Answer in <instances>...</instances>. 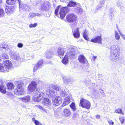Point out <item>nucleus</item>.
<instances>
[{
    "instance_id": "51",
    "label": "nucleus",
    "mask_w": 125,
    "mask_h": 125,
    "mask_svg": "<svg viewBox=\"0 0 125 125\" xmlns=\"http://www.w3.org/2000/svg\"><path fill=\"white\" fill-rule=\"evenodd\" d=\"M40 15V14L39 13H34V16H38Z\"/></svg>"
},
{
    "instance_id": "46",
    "label": "nucleus",
    "mask_w": 125,
    "mask_h": 125,
    "mask_svg": "<svg viewBox=\"0 0 125 125\" xmlns=\"http://www.w3.org/2000/svg\"><path fill=\"white\" fill-rule=\"evenodd\" d=\"M23 44L21 43H19L17 44V47L20 48H22L23 46Z\"/></svg>"
},
{
    "instance_id": "40",
    "label": "nucleus",
    "mask_w": 125,
    "mask_h": 125,
    "mask_svg": "<svg viewBox=\"0 0 125 125\" xmlns=\"http://www.w3.org/2000/svg\"><path fill=\"white\" fill-rule=\"evenodd\" d=\"M115 112L117 113H119L122 114L123 115H124L123 113L122 112V110L120 108H118L116 109L115 111Z\"/></svg>"
},
{
    "instance_id": "26",
    "label": "nucleus",
    "mask_w": 125,
    "mask_h": 125,
    "mask_svg": "<svg viewBox=\"0 0 125 125\" xmlns=\"http://www.w3.org/2000/svg\"><path fill=\"white\" fill-rule=\"evenodd\" d=\"M46 57L48 59H50L51 58L53 55V52L52 51H47L46 52Z\"/></svg>"
},
{
    "instance_id": "42",
    "label": "nucleus",
    "mask_w": 125,
    "mask_h": 125,
    "mask_svg": "<svg viewBox=\"0 0 125 125\" xmlns=\"http://www.w3.org/2000/svg\"><path fill=\"white\" fill-rule=\"evenodd\" d=\"M34 16V13L31 12L29 13L28 15V18L29 19H31Z\"/></svg>"
},
{
    "instance_id": "31",
    "label": "nucleus",
    "mask_w": 125,
    "mask_h": 125,
    "mask_svg": "<svg viewBox=\"0 0 125 125\" xmlns=\"http://www.w3.org/2000/svg\"><path fill=\"white\" fill-rule=\"evenodd\" d=\"M76 5V2L73 0H71L68 3L67 6L71 7H74Z\"/></svg>"
},
{
    "instance_id": "18",
    "label": "nucleus",
    "mask_w": 125,
    "mask_h": 125,
    "mask_svg": "<svg viewBox=\"0 0 125 125\" xmlns=\"http://www.w3.org/2000/svg\"><path fill=\"white\" fill-rule=\"evenodd\" d=\"M13 7L11 6H6L5 11L7 14L12 13L13 11Z\"/></svg>"
},
{
    "instance_id": "23",
    "label": "nucleus",
    "mask_w": 125,
    "mask_h": 125,
    "mask_svg": "<svg viewBox=\"0 0 125 125\" xmlns=\"http://www.w3.org/2000/svg\"><path fill=\"white\" fill-rule=\"evenodd\" d=\"M60 95L63 97L66 96L68 95V91L67 90L62 89V91L60 92Z\"/></svg>"
},
{
    "instance_id": "21",
    "label": "nucleus",
    "mask_w": 125,
    "mask_h": 125,
    "mask_svg": "<svg viewBox=\"0 0 125 125\" xmlns=\"http://www.w3.org/2000/svg\"><path fill=\"white\" fill-rule=\"evenodd\" d=\"M43 104L50 107L51 104V101L48 98H45L43 102Z\"/></svg>"
},
{
    "instance_id": "11",
    "label": "nucleus",
    "mask_w": 125,
    "mask_h": 125,
    "mask_svg": "<svg viewBox=\"0 0 125 125\" xmlns=\"http://www.w3.org/2000/svg\"><path fill=\"white\" fill-rule=\"evenodd\" d=\"M43 60H39L34 67L33 72H35L37 70L42 67L43 66Z\"/></svg>"
},
{
    "instance_id": "36",
    "label": "nucleus",
    "mask_w": 125,
    "mask_h": 125,
    "mask_svg": "<svg viewBox=\"0 0 125 125\" xmlns=\"http://www.w3.org/2000/svg\"><path fill=\"white\" fill-rule=\"evenodd\" d=\"M61 7L59 5L58 6L56 9L54 13L55 15L57 16H58V11L59 10V9Z\"/></svg>"
},
{
    "instance_id": "15",
    "label": "nucleus",
    "mask_w": 125,
    "mask_h": 125,
    "mask_svg": "<svg viewBox=\"0 0 125 125\" xmlns=\"http://www.w3.org/2000/svg\"><path fill=\"white\" fill-rule=\"evenodd\" d=\"M102 40L101 36H98L95 37L94 38L91 39V42L94 43H97L101 44Z\"/></svg>"
},
{
    "instance_id": "10",
    "label": "nucleus",
    "mask_w": 125,
    "mask_h": 125,
    "mask_svg": "<svg viewBox=\"0 0 125 125\" xmlns=\"http://www.w3.org/2000/svg\"><path fill=\"white\" fill-rule=\"evenodd\" d=\"M62 102L61 97L59 96H57L53 99L52 103L54 105L58 106L61 104Z\"/></svg>"
},
{
    "instance_id": "30",
    "label": "nucleus",
    "mask_w": 125,
    "mask_h": 125,
    "mask_svg": "<svg viewBox=\"0 0 125 125\" xmlns=\"http://www.w3.org/2000/svg\"><path fill=\"white\" fill-rule=\"evenodd\" d=\"M7 88L9 90H12L14 88V85L12 83H9L7 84Z\"/></svg>"
},
{
    "instance_id": "32",
    "label": "nucleus",
    "mask_w": 125,
    "mask_h": 125,
    "mask_svg": "<svg viewBox=\"0 0 125 125\" xmlns=\"http://www.w3.org/2000/svg\"><path fill=\"white\" fill-rule=\"evenodd\" d=\"M75 11L77 14H80L82 11V9L79 7L76 8L75 9Z\"/></svg>"
},
{
    "instance_id": "55",
    "label": "nucleus",
    "mask_w": 125,
    "mask_h": 125,
    "mask_svg": "<svg viewBox=\"0 0 125 125\" xmlns=\"http://www.w3.org/2000/svg\"><path fill=\"white\" fill-rule=\"evenodd\" d=\"M100 92L101 94H102L103 95L104 94L103 91L101 89H100Z\"/></svg>"
},
{
    "instance_id": "16",
    "label": "nucleus",
    "mask_w": 125,
    "mask_h": 125,
    "mask_svg": "<svg viewBox=\"0 0 125 125\" xmlns=\"http://www.w3.org/2000/svg\"><path fill=\"white\" fill-rule=\"evenodd\" d=\"M72 32L74 37L78 38L80 37V33L78 28H76L74 30H73Z\"/></svg>"
},
{
    "instance_id": "35",
    "label": "nucleus",
    "mask_w": 125,
    "mask_h": 125,
    "mask_svg": "<svg viewBox=\"0 0 125 125\" xmlns=\"http://www.w3.org/2000/svg\"><path fill=\"white\" fill-rule=\"evenodd\" d=\"M87 30H85L84 32H83V38L85 40H88V38L87 35Z\"/></svg>"
},
{
    "instance_id": "33",
    "label": "nucleus",
    "mask_w": 125,
    "mask_h": 125,
    "mask_svg": "<svg viewBox=\"0 0 125 125\" xmlns=\"http://www.w3.org/2000/svg\"><path fill=\"white\" fill-rule=\"evenodd\" d=\"M7 70H6L5 68L3 65L0 63V72H5Z\"/></svg>"
},
{
    "instance_id": "54",
    "label": "nucleus",
    "mask_w": 125,
    "mask_h": 125,
    "mask_svg": "<svg viewBox=\"0 0 125 125\" xmlns=\"http://www.w3.org/2000/svg\"><path fill=\"white\" fill-rule=\"evenodd\" d=\"M97 57V56H94L92 58V59L94 61H95V59Z\"/></svg>"
},
{
    "instance_id": "34",
    "label": "nucleus",
    "mask_w": 125,
    "mask_h": 125,
    "mask_svg": "<svg viewBox=\"0 0 125 125\" xmlns=\"http://www.w3.org/2000/svg\"><path fill=\"white\" fill-rule=\"evenodd\" d=\"M16 0H7L6 1L7 3L10 5L14 4Z\"/></svg>"
},
{
    "instance_id": "9",
    "label": "nucleus",
    "mask_w": 125,
    "mask_h": 125,
    "mask_svg": "<svg viewBox=\"0 0 125 125\" xmlns=\"http://www.w3.org/2000/svg\"><path fill=\"white\" fill-rule=\"evenodd\" d=\"M10 55L12 58L19 62L22 61V59L21 58L17 53L11 52L10 53Z\"/></svg>"
},
{
    "instance_id": "22",
    "label": "nucleus",
    "mask_w": 125,
    "mask_h": 125,
    "mask_svg": "<svg viewBox=\"0 0 125 125\" xmlns=\"http://www.w3.org/2000/svg\"><path fill=\"white\" fill-rule=\"evenodd\" d=\"M64 48L59 47L57 51V53L59 55H63L64 53Z\"/></svg>"
},
{
    "instance_id": "50",
    "label": "nucleus",
    "mask_w": 125,
    "mask_h": 125,
    "mask_svg": "<svg viewBox=\"0 0 125 125\" xmlns=\"http://www.w3.org/2000/svg\"><path fill=\"white\" fill-rule=\"evenodd\" d=\"M93 91L94 94H96L98 93V92L97 90L95 89H93Z\"/></svg>"
},
{
    "instance_id": "5",
    "label": "nucleus",
    "mask_w": 125,
    "mask_h": 125,
    "mask_svg": "<svg viewBox=\"0 0 125 125\" xmlns=\"http://www.w3.org/2000/svg\"><path fill=\"white\" fill-rule=\"evenodd\" d=\"M44 96V94L42 92H36L33 98V100L35 102H39L42 100Z\"/></svg>"
},
{
    "instance_id": "14",
    "label": "nucleus",
    "mask_w": 125,
    "mask_h": 125,
    "mask_svg": "<svg viewBox=\"0 0 125 125\" xmlns=\"http://www.w3.org/2000/svg\"><path fill=\"white\" fill-rule=\"evenodd\" d=\"M19 3L20 8L25 10H29V6L26 4H23L21 3V1L20 0H18Z\"/></svg>"
},
{
    "instance_id": "45",
    "label": "nucleus",
    "mask_w": 125,
    "mask_h": 125,
    "mask_svg": "<svg viewBox=\"0 0 125 125\" xmlns=\"http://www.w3.org/2000/svg\"><path fill=\"white\" fill-rule=\"evenodd\" d=\"M117 29L118 30V32L121 35V37H122V38L124 40H125V35H124L122 33H121L119 29H118V27H117Z\"/></svg>"
},
{
    "instance_id": "48",
    "label": "nucleus",
    "mask_w": 125,
    "mask_h": 125,
    "mask_svg": "<svg viewBox=\"0 0 125 125\" xmlns=\"http://www.w3.org/2000/svg\"><path fill=\"white\" fill-rule=\"evenodd\" d=\"M119 120L121 124H122L124 122V119L122 117H120Z\"/></svg>"
},
{
    "instance_id": "53",
    "label": "nucleus",
    "mask_w": 125,
    "mask_h": 125,
    "mask_svg": "<svg viewBox=\"0 0 125 125\" xmlns=\"http://www.w3.org/2000/svg\"><path fill=\"white\" fill-rule=\"evenodd\" d=\"M100 116L98 115H96V118L97 119H99L100 118Z\"/></svg>"
},
{
    "instance_id": "17",
    "label": "nucleus",
    "mask_w": 125,
    "mask_h": 125,
    "mask_svg": "<svg viewBox=\"0 0 125 125\" xmlns=\"http://www.w3.org/2000/svg\"><path fill=\"white\" fill-rule=\"evenodd\" d=\"M70 102V97L68 96L66 97L64 99V102L60 106V108H62L68 104Z\"/></svg>"
},
{
    "instance_id": "13",
    "label": "nucleus",
    "mask_w": 125,
    "mask_h": 125,
    "mask_svg": "<svg viewBox=\"0 0 125 125\" xmlns=\"http://www.w3.org/2000/svg\"><path fill=\"white\" fill-rule=\"evenodd\" d=\"M36 83L35 82L32 81L28 86V90L30 92L33 91L36 89Z\"/></svg>"
},
{
    "instance_id": "7",
    "label": "nucleus",
    "mask_w": 125,
    "mask_h": 125,
    "mask_svg": "<svg viewBox=\"0 0 125 125\" xmlns=\"http://www.w3.org/2000/svg\"><path fill=\"white\" fill-rule=\"evenodd\" d=\"M80 106L81 105L83 108L89 109L90 107V104L89 102L83 98H81L80 101Z\"/></svg>"
},
{
    "instance_id": "41",
    "label": "nucleus",
    "mask_w": 125,
    "mask_h": 125,
    "mask_svg": "<svg viewBox=\"0 0 125 125\" xmlns=\"http://www.w3.org/2000/svg\"><path fill=\"white\" fill-rule=\"evenodd\" d=\"M4 12L3 10L0 8V17H2L4 16Z\"/></svg>"
},
{
    "instance_id": "47",
    "label": "nucleus",
    "mask_w": 125,
    "mask_h": 125,
    "mask_svg": "<svg viewBox=\"0 0 125 125\" xmlns=\"http://www.w3.org/2000/svg\"><path fill=\"white\" fill-rule=\"evenodd\" d=\"M34 123L36 125H43L39 121L37 120L35 121V122H34Z\"/></svg>"
},
{
    "instance_id": "52",
    "label": "nucleus",
    "mask_w": 125,
    "mask_h": 125,
    "mask_svg": "<svg viewBox=\"0 0 125 125\" xmlns=\"http://www.w3.org/2000/svg\"><path fill=\"white\" fill-rule=\"evenodd\" d=\"M70 80L71 79H68V80L67 79L66 80V82H65L66 83H69L70 81Z\"/></svg>"
},
{
    "instance_id": "6",
    "label": "nucleus",
    "mask_w": 125,
    "mask_h": 125,
    "mask_svg": "<svg viewBox=\"0 0 125 125\" xmlns=\"http://www.w3.org/2000/svg\"><path fill=\"white\" fill-rule=\"evenodd\" d=\"M69 9L67 6L62 7L60 8L59 14L60 17L62 19L64 18L66 14L69 11Z\"/></svg>"
},
{
    "instance_id": "37",
    "label": "nucleus",
    "mask_w": 125,
    "mask_h": 125,
    "mask_svg": "<svg viewBox=\"0 0 125 125\" xmlns=\"http://www.w3.org/2000/svg\"><path fill=\"white\" fill-rule=\"evenodd\" d=\"M70 107L74 111H75L76 110V107L75 104L74 103H72L71 105H70Z\"/></svg>"
},
{
    "instance_id": "39",
    "label": "nucleus",
    "mask_w": 125,
    "mask_h": 125,
    "mask_svg": "<svg viewBox=\"0 0 125 125\" xmlns=\"http://www.w3.org/2000/svg\"><path fill=\"white\" fill-rule=\"evenodd\" d=\"M115 37L116 39L117 40H118L120 38V36L119 34L118 33L117 31H115Z\"/></svg>"
},
{
    "instance_id": "49",
    "label": "nucleus",
    "mask_w": 125,
    "mask_h": 125,
    "mask_svg": "<svg viewBox=\"0 0 125 125\" xmlns=\"http://www.w3.org/2000/svg\"><path fill=\"white\" fill-rule=\"evenodd\" d=\"M108 123H109V124L111 125V124H112V125H113L114 124V122L112 121L111 120H109L108 121Z\"/></svg>"
},
{
    "instance_id": "43",
    "label": "nucleus",
    "mask_w": 125,
    "mask_h": 125,
    "mask_svg": "<svg viewBox=\"0 0 125 125\" xmlns=\"http://www.w3.org/2000/svg\"><path fill=\"white\" fill-rule=\"evenodd\" d=\"M2 57L3 59H8V56L5 53H4L2 55Z\"/></svg>"
},
{
    "instance_id": "27",
    "label": "nucleus",
    "mask_w": 125,
    "mask_h": 125,
    "mask_svg": "<svg viewBox=\"0 0 125 125\" xmlns=\"http://www.w3.org/2000/svg\"><path fill=\"white\" fill-rule=\"evenodd\" d=\"M8 45L7 44L3 43L0 45V50H3V51H5L6 50L7 48H8Z\"/></svg>"
},
{
    "instance_id": "60",
    "label": "nucleus",
    "mask_w": 125,
    "mask_h": 125,
    "mask_svg": "<svg viewBox=\"0 0 125 125\" xmlns=\"http://www.w3.org/2000/svg\"><path fill=\"white\" fill-rule=\"evenodd\" d=\"M74 117V116H73V117Z\"/></svg>"
},
{
    "instance_id": "4",
    "label": "nucleus",
    "mask_w": 125,
    "mask_h": 125,
    "mask_svg": "<svg viewBox=\"0 0 125 125\" xmlns=\"http://www.w3.org/2000/svg\"><path fill=\"white\" fill-rule=\"evenodd\" d=\"M16 83H17V87L14 91L16 95H21L24 94L23 90L22 87V82L18 81L16 82Z\"/></svg>"
},
{
    "instance_id": "20",
    "label": "nucleus",
    "mask_w": 125,
    "mask_h": 125,
    "mask_svg": "<svg viewBox=\"0 0 125 125\" xmlns=\"http://www.w3.org/2000/svg\"><path fill=\"white\" fill-rule=\"evenodd\" d=\"M62 114L63 115L67 117L70 115H71V113L69 109H64Z\"/></svg>"
},
{
    "instance_id": "28",
    "label": "nucleus",
    "mask_w": 125,
    "mask_h": 125,
    "mask_svg": "<svg viewBox=\"0 0 125 125\" xmlns=\"http://www.w3.org/2000/svg\"><path fill=\"white\" fill-rule=\"evenodd\" d=\"M0 91L3 94H5L6 93V87L2 84L0 85Z\"/></svg>"
},
{
    "instance_id": "24",
    "label": "nucleus",
    "mask_w": 125,
    "mask_h": 125,
    "mask_svg": "<svg viewBox=\"0 0 125 125\" xmlns=\"http://www.w3.org/2000/svg\"><path fill=\"white\" fill-rule=\"evenodd\" d=\"M20 99L23 102L27 103L30 101V97L29 96H28L20 98Z\"/></svg>"
},
{
    "instance_id": "38",
    "label": "nucleus",
    "mask_w": 125,
    "mask_h": 125,
    "mask_svg": "<svg viewBox=\"0 0 125 125\" xmlns=\"http://www.w3.org/2000/svg\"><path fill=\"white\" fill-rule=\"evenodd\" d=\"M37 25L38 24L37 23H35L34 24L31 23L29 24V27L31 28H35Z\"/></svg>"
},
{
    "instance_id": "58",
    "label": "nucleus",
    "mask_w": 125,
    "mask_h": 125,
    "mask_svg": "<svg viewBox=\"0 0 125 125\" xmlns=\"http://www.w3.org/2000/svg\"><path fill=\"white\" fill-rule=\"evenodd\" d=\"M1 58L0 57V61L1 60Z\"/></svg>"
},
{
    "instance_id": "57",
    "label": "nucleus",
    "mask_w": 125,
    "mask_h": 125,
    "mask_svg": "<svg viewBox=\"0 0 125 125\" xmlns=\"http://www.w3.org/2000/svg\"><path fill=\"white\" fill-rule=\"evenodd\" d=\"M117 6H119V5H119V3H117Z\"/></svg>"
},
{
    "instance_id": "59",
    "label": "nucleus",
    "mask_w": 125,
    "mask_h": 125,
    "mask_svg": "<svg viewBox=\"0 0 125 125\" xmlns=\"http://www.w3.org/2000/svg\"><path fill=\"white\" fill-rule=\"evenodd\" d=\"M60 1H61V2H63V1H62V0H60Z\"/></svg>"
},
{
    "instance_id": "29",
    "label": "nucleus",
    "mask_w": 125,
    "mask_h": 125,
    "mask_svg": "<svg viewBox=\"0 0 125 125\" xmlns=\"http://www.w3.org/2000/svg\"><path fill=\"white\" fill-rule=\"evenodd\" d=\"M68 59L67 56L65 55L63 58L62 62L63 64L65 65L68 62Z\"/></svg>"
},
{
    "instance_id": "25",
    "label": "nucleus",
    "mask_w": 125,
    "mask_h": 125,
    "mask_svg": "<svg viewBox=\"0 0 125 125\" xmlns=\"http://www.w3.org/2000/svg\"><path fill=\"white\" fill-rule=\"evenodd\" d=\"M71 51L70 52V55L71 56H74L75 55L76 48L74 46L71 47Z\"/></svg>"
},
{
    "instance_id": "56",
    "label": "nucleus",
    "mask_w": 125,
    "mask_h": 125,
    "mask_svg": "<svg viewBox=\"0 0 125 125\" xmlns=\"http://www.w3.org/2000/svg\"><path fill=\"white\" fill-rule=\"evenodd\" d=\"M32 120L34 122H35V121H37V120H36L34 118H32Z\"/></svg>"
},
{
    "instance_id": "3",
    "label": "nucleus",
    "mask_w": 125,
    "mask_h": 125,
    "mask_svg": "<svg viewBox=\"0 0 125 125\" xmlns=\"http://www.w3.org/2000/svg\"><path fill=\"white\" fill-rule=\"evenodd\" d=\"M51 6V4L48 1L41 2L39 9L41 11H46L48 10Z\"/></svg>"
},
{
    "instance_id": "1",
    "label": "nucleus",
    "mask_w": 125,
    "mask_h": 125,
    "mask_svg": "<svg viewBox=\"0 0 125 125\" xmlns=\"http://www.w3.org/2000/svg\"><path fill=\"white\" fill-rule=\"evenodd\" d=\"M111 52L110 56V59L113 61L116 62L119 59L120 48L117 45H112L110 48Z\"/></svg>"
},
{
    "instance_id": "19",
    "label": "nucleus",
    "mask_w": 125,
    "mask_h": 125,
    "mask_svg": "<svg viewBox=\"0 0 125 125\" xmlns=\"http://www.w3.org/2000/svg\"><path fill=\"white\" fill-rule=\"evenodd\" d=\"M78 60L80 63H85L86 61V59L84 56L82 55L79 56Z\"/></svg>"
},
{
    "instance_id": "44",
    "label": "nucleus",
    "mask_w": 125,
    "mask_h": 125,
    "mask_svg": "<svg viewBox=\"0 0 125 125\" xmlns=\"http://www.w3.org/2000/svg\"><path fill=\"white\" fill-rule=\"evenodd\" d=\"M39 108L43 112H45L46 113H48V111L44 109L43 108L42 106H38Z\"/></svg>"
},
{
    "instance_id": "8",
    "label": "nucleus",
    "mask_w": 125,
    "mask_h": 125,
    "mask_svg": "<svg viewBox=\"0 0 125 125\" xmlns=\"http://www.w3.org/2000/svg\"><path fill=\"white\" fill-rule=\"evenodd\" d=\"M66 19L69 22H73L76 21L77 16L75 14L71 13L68 14L67 15Z\"/></svg>"
},
{
    "instance_id": "2",
    "label": "nucleus",
    "mask_w": 125,
    "mask_h": 125,
    "mask_svg": "<svg viewBox=\"0 0 125 125\" xmlns=\"http://www.w3.org/2000/svg\"><path fill=\"white\" fill-rule=\"evenodd\" d=\"M54 89L57 91H59L61 89V88L57 85L52 84L50 85L47 88L46 93L47 95L52 98L55 95V91Z\"/></svg>"
},
{
    "instance_id": "12",
    "label": "nucleus",
    "mask_w": 125,
    "mask_h": 125,
    "mask_svg": "<svg viewBox=\"0 0 125 125\" xmlns=\"http://www.w3.org/2000/svg\"><path fill=\"white\" fill-rule=\"evenodd\" d=\"M4 65L5 68L6 70V72H8L9 70L10 69L12 65L11 62L9 60H6L4 62Z\"/></svg>"
}]
</instances>
